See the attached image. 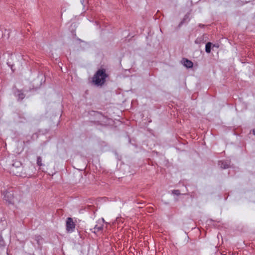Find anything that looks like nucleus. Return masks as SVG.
<instances>
[{"label":"nucleus","mask_w":255,"mask_h":255,"mask_svg":"<svg viewBox=\"0 0 255 255\" xmlns=\"http://www.w3.org/2000/svg\"><path fill=\"white\" fill-rule=\"evenodd\" d=\"M108 75L104 69H99L92 78L93 83L96 86H102L106 82Z\"/></svg>","instance_id":"f257e3e1"},{"label":"nucleus","mask_w":255,"mask_h":255,"mask_svg":"<svg viewBox=\"0 0 255 255\" xmlns=\"http://www.w3.org/2000/svg\"><path fill=\"white\" fill-rule=\"evenodd\" d=\"M75 228V224L73 219L68 217L66 221V230L68 232L71 233L74 231Z\"/></svg>","instance_id":"f03ea898"},{"label":"nucleus","mask_w":255,"mask_h":255,"mask_svg":"<svg viewBox=\"0 0 255 255\" xmlns=\"http://www.w3.org/2000/svg\"><path fill=\"white\" fill-rule=\"evenodd\" d=\"M183 65L187 68H191L193 67V63L190 60L188 59H183L182 60Z\"/></svg>","instance_id":"7ed1b4c3"},{"label":"nucleus","mask_w":255,"mask_h":255,"mask_svg":"<svg viewBox=\"0 0 255 255\" xmlns=\"http://www.w3.org/2000/svg\"><path fill=\"white\" fill-rule=\"evenodd\" d=\"M102 229H103V225H99L97 224L95 226L94 228H93V232L95 233L96 232L101 231Z\"/></svg>","instance_id":"20e7f679"},{"label":"nucleus","mask_w":255,"mask_h":255,"mask_svg":"<svg viewBox=\"0 0 255 255\" xmlns=\"http://www.w3.org/2000/svg\"><path fill=\"white\" fill-rule=\"evenodd\" d=\"M212 43L210 42H208L206 44L205 51L207 53H209L211 52V47Z\"/></svg>","instance_id":"39448f33"},{"label":"nucleus","mask_w":255,"mask_h":255,"mask_svg":"<svg viewBox=\"0 0 255 255\" xmlns=\"http://www.w3.org/2000/svg\"><path fill=\"white\" fill-rule=\"evenodd\" d=\"M220 167L223 169L227 168L229 166V165L227 163L224 162L222 161L220 162Z\"/></svg>","instance_id":"423d86ee"},{"label":"nucleus","mask_w":255,"mask_h":255,"mask_svg":"<svg viewBox=\"0 0 255 255\" xmlns=\"http://www.w3.org/2000/svg\"><path fill=\"white\" fill-rule=\"evenodd\" d=\"M37 164L39 166L43 165V164L42 163V158L40 156H38L37 157Z\"/></svg>","instance_id":"0eeeda50"},{"label":"nucleus","mask_w":255,"mask_h":255,"mask_svg":"<svg viewBox=\"0 0 255 255\" xmlns=\"http://www.w3.org/2000/svg\"><path fill=\"white\" fill-rule=\"evenodd\" d=\"M172 193L173 194L177 195V196L180 195V192L179 190H173L172 191Z\"/></svg>","instance_id":"6e6552de"},{"label":"nucleus","mask_w":255,"mask_h":255,"mask_svg":"<svg viewBox=\"0 0 255 255\" xmlns=\"http://www.w3.org/2000/svg\"><path fill=\"white\" fill-rule=\"evenodd\" d=\"M15 164V166L17 167H19L20 166V165H21L20 162H16L15 163L12 164V167H14Z\"/></svg>","instance_id":"1a4fd4ad"},{"label":"nucleus","mask_w":255,"mask_h":255,"mask_svg":"<svg viewBox=\"0 0 255 255\" xmlns=\"http://www.w3.org/2000/svg\"><path fill=\"white\" fill-rule=\"evenodd\" d=\"M253 133L255 135V129L253 130Z\"/></svg>","instance_id":"9d476101"},{"label":"nucleus","mask_w":255,"mask_h":255,"mask_svg":"<svg viewBox=\"0 0 255 255\" xmlns=\"http://www.w3.org/2000/svg\"><path fill=\"white\" fill-rule=\"evenodd\" d=\"M213 46H214H214L217 47V48H218V47H219V45H217H217H215V44H214V45H213Z\"/></svg>","instance_id":"9b49d317"},{"label":"nucleus","mask_w":255,"mask_h":255,"mask_svg":"<svg viewBox=\"0 0 255 255\" xmlns=\"http://www.w3.org/2000/svg\"><path fill=\"white\" fill-rule=\"evenodd\" d=\"M23 95L21 94V96H20V97H21V98H23Z\"/></svg>","instance_id":"f8f14e48"},{"label":"nucleus","mask_w":255,"mask_h":255,"mask_svg":"<svg viewBox=\"0 0 255 255\" xmlns=\"http://www.w3.org/2000/svg\"><path fill=\"white\" fill-rule=\"evenodd\" d=\"M23 95L21 94V96H20V97H21V98H23Z\"/></svg>","instance_id":"ddd939ff"},{"label":"nucleus","mask_w":255,"mask_h":255,"mask_svg":"<svg viewBox=\"0 0 255 255\" xmlns=\"http://www.w3.org/2000/svg\"><path fill=\"white\" fill-rule=\"evenodd\" d=\"M102 222H104V219H102Z\"/></svg>","instance_id":"4468645a"},{"label":"nucleus","mask_w":255,"mask_h":255,"mask_svg":"<svg viewBox=\"0 0 255 255\" xmlns=\"http://www.w3.org/2000/svg\"><path fill=\"white\" fill-rule=\"evenodd\" d=\"M81 42H84L83 41L81 40H79Z\"/></svg>","instance_id":"2eb2a0df"}]
</instances>
